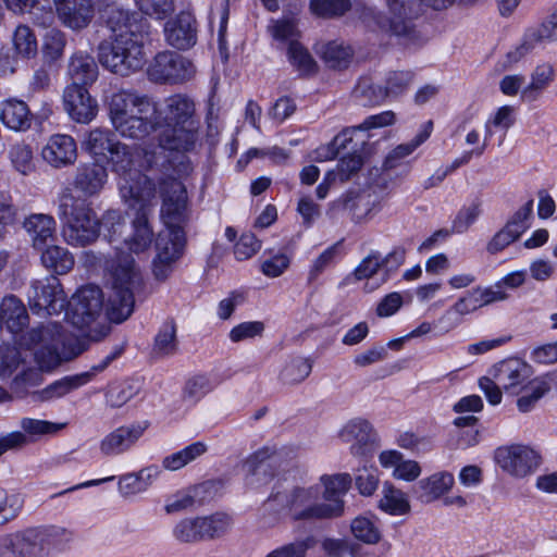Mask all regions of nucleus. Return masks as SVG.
I'll return each mask as SVG.
<instances>
[{
	"label": "nucleus",
	"mask_w": 557,
	"mask_h": 557,
	"mask_svg": "<svg viewBox=\"0 0 557 557\" xmlns=\"http://www.w3.org/2000/svg\"><path fill=\"white\" fill-rule=\"evenodd\" d=\"M57 215L64 240L74 247H86L100 236V219L86 198L74 195L71 187L63 188L57 198Z\"/></svg>",
	"instance_id": "nucleus-1"
},
{
	"label": "nucleus",
	"mask_w": 557,
	"mask_h": 557,
	"mask_svg": "<svg viewBox=\"0 0 557 557\" xmlns=\"http://www.w3.org/2000/svg\"><path fill=\"white\" fill-rule=\"evenodd\" d=\"M109 269L111 287L107 314L112 322L121 323L134 311L135 294L143 287V276L134 258L124 251L116 252Z\"/></svg>",
	"instance_id": "nucleus-2"
},
{
	"label": "nucleus",
	"mask_w": 557,
	"mask_h": 557,
	"mask_svg": "<svg viewBox=\"0 0 557 557\" xmlns=\"http://www.w3.org/2000/svg\"><path fill=\"white\" fill-rule=\"evenodd\" d=\"M28 344L42 371H50L61 362L77 357L86 349L84 343L76 337L66 335L57 322H48L33 329L28 333Z\"/></svg>",
	"instance_id": "nucleus-3"
},
{
	"label": "nucleus",
	"mask_w": 557,
	"mask_h": 557,
	"mask_svg": "<svg viewBox=\"0 0 557 557\" xmlns=\"http://www.w3.org/2000/svg\"><path fill=\"white\" fill-rule=\"evenodd\" d=\"M138 184L133 185L127 180L121 185L122 198L137 211L133 220V234L124 240L127 249L136 255L147 251L152 243L153 232L148 215L156 194V185L149 177L140 176Z\"/></svg>",
	"instance_id": "nucleus-4"
},
{
	"label": "nucleus",
	"mask_w": 557,
	"mask_h": 557,
	"mask_svg": "<svg viewBox=\"0 0 557 557\" xmlns=\"http://www.w3.org/2000/svg\"><path fill=\"white\" fill-rule=\"evenodd\" d=\"M143 35H115L113 40H103L98 46V60L110 72L127 76L140 70L145 62Z\"/></svg>",
	"instance_id": "nucleus-5"
},
{
	"label": "nucleus",
	"mask_w": 557,
	"mask_h": 557,
	"mask_svg": "<svg viewBox=\"0 0 557 557\" xmlns=\"http://www.w3.org/2000/svg\"><path fill=\"white\" fill-rule=\"evenodd\" d=\"M162 115L159 147L172 151H190L198 139L199 122L191 107H161Z\"/></svg>",
	"instance_id": "nucleus-6"
},
{
	"label": "nucleus",
	"mask_w": 557,
	"mask_h": 557,
	"mask_svg": "<svg viewBox=\"0 0 557 557\" xmlns=\"http://www.w3.org/2000/svg\"><path fill=\"white\" fill-rule=\"evenodd\" d=\"M103 308L102 292L99 287L87 285L79 288L67 302L65 318L81 330L84 336L98 339L97 321Z\"/></svg>",
	"instance_id": "nucleus-7"
},
{
	"label": "nucleus",
	"mask_w": 557,
	"mask_h": 557,
	"mask_svg": "<svg viewBox=\"0 0 557 557\" xmlns=\"http://www.w3.org/2000/svg\"><path fill=\"white\" fill-rule=\"evenodd\" d=\"M161 107H114L110 117L115 129L125 137L144 138L161 127Z\"/></svg>",
	"instance_id": "nucleus-8"
},
{
	"label": "nucleus",
	"mask_w": 557,
	"mask_h": 557,
	"mask_svg": "<svg viewBox=\"0 0 557 557\" xmlns=\"http://www.w3.org/2000/svg\"><path fill=\"white\" fill-rule=\"evenodd\" d=\"M231 525V519L224 513L208 517L185 518L173 529V536L180 543L194 544L224 535Z\"/></svg>",
	"instance_id": "nucleus-9"
},
{
	"label": "nucleus",
	"mask_w": 557,
	"mask_h": 557,
	"mask_svg": "<svg viewBox=\"0 0 557 557\" xmlns=\"http://www.w3.org/2000/svg\"><path fill=\"white\" fill-rule=\"evenodd\" d=\"M494 459L504 472L518 479L533 474L541 463L540 454L532 447L522 444L496 448Z\"/></svg>",
	"instance_id": "nucleus-10"
},
{
	"label": "nucleus",
	"mask_w": 557,
	"mask_h": 557,
	"mask_svg": "<svg viewBox=\"0 0 557 557\" xmlns=\"http://www.w3.org/2000/svg\"><path fill=\"white\" fill-rule=\"evenodd\" d=\"M193 63L173 51L158 53L148 69L149 78L156 83H182L194 74Z\"/></svg>",
	"instance_id": "nucleus-11"
},
{
	"label": "nucleus",
	"mask_w": 557,
	"mask_h": 557,
	"mask_svg": "<svg viewBox=\"0 0 557 557\" xmlns=\"http://www.w3.org/2000/svg\"><path fill=\"white\" fill-rule=\"evenodd\" d=\"M123 346H116L99 363L94 364L88 371L75 375L65 376L53 382L37 394L41 401L60 398L71 391L76 389L90 382L98 373L104 371L109 364L123 354Z\"/></svg>",
	"instance_id": "nucleus-12"
},
{
	"label": "nucleus",
	"mask_w": 557,
	"mask_h": 557,
	"mask_svg": "<svg viewBox=\"0 0 557 557\" xmlns=\"http://www.w3.org/2000/svg\"><path fill=\"white\" fill-rule=\"evenodd\" d=\"M32 310L48 314L60 313L65 309L66 297L57 276L50 275L32 284L28 294Z\"/></svg>",
	"instance_id": "nucleus-13"
},
{
	"label": "nucleus",
	"mask_w": 557,
	"mask_h": 557,
	"mask_svg": "<svg viewBox=\"0 0 557 557\" xmlns=\"http://www.w3.org/2000/svg\"><path fill=\"white\" fill-rule=\"evenodd\" d=\"M380 198L371 190L348 191L329 205L327 214L332 218L345 210L352 221L361 223L371 219L380 210Z\"/></svg>",
	"instance_id": "nucleus-14"
},
{
	"label": "nucleus",
	"mask_w": 557,
	"mask_h": 557,
	"mask_svg": "<svg viewBox=\"0 0 557 557\" xmlns=\"http://www.w3.org/2000/svg\"><path fill=\"white\" fill-rule=\"evenodd\" d=\"M554 40H557V4L550 8L541 24L525 29L521 44L507 53V62L517 63L544 41Z\"/></svg>",
	"instance_id": "nucleus-15"
},
{
	"label": "nucleus",
	"mask_w": 557,
	"mask_h": 557,
	"mask_svg": "<svg viewBox=\"0 0 557 557\" xmlns=\"http://www.w3.org/2000/svg\"><path fill=\"white\" fill-rule=\"evenodd\" d=\"M140 154L144 156L148 166H152L157 163V153L154 150L150 151L146 148H136L134 151H132L126 145L116 141L112 152L108 157V160L112 162L114 170L121 174L119 183L120 186L124 181L127 180L133 185H139V177H147L140 172L133 170L135 157Z\"/></svg>",
	"instance_id": "nucleus-16"
},
{
	"label": "nucleus",
	"mask_w": 557,
	"mask_h": 557,
	"mask_svg": "<svg viewBox=\"0 0 557 557\" xmlns=\"http://www.w3.org/2000/svg\"><path fill=\"white\" fill-rule=\"evenodd\" d=\"M149 422H135L122 425L107 434L100 442L99 449L103 456H116L129 450L148 429Z\"/></svg>",
	"instance_id": "nucleus-17"
},
{
	"label": "nucleus",
	"mask_w": 557,
	"mask_h": 557,
	"mask_svg": "<svg viewBox=\"0 0 557 557\" xmlns=\"http://www.w3.org/2000/svg\"><path fill=\"white\" fill-rule=\"evenodd\" d=\"M321 494L320 487H293V510L292 518L294 520H326L331 509L322 507V503L318 502Z\"/></svg>",
	"instance_id": "nucleus-18"
},
{
	"label": "nucleus",
	"mask_w": 557,
	"mask_h": 557,
	"mask_svg": "<svg viewBox=\"0 0 557 557\" xmlns=\"http://www.w3.org/2000/svg\"><path fill=\"white\" fill-rule=\"evenodd\" d=\"M324 490L322 493L323 502L322 507L330 508L329 516H325L326 520L336 519L345 513V502L344 496L350 488L351 478L347 473H338L333 475H322L320 478Z\"/></svg>",
	"instance_id": "nucleus-19"
},
{
	"label": "nucleus",
	"mask_w": 557,
	"mask_h": 557,
	"mask_svg": "<svg viewBox=\"0 0 557 557\" xmlns=\"http://www.w3.org/2000/svg\"><path fill=\"white\" fill-rule=\"evenodd\" d=\"M54 5L61 23L72 30L86 28L95 16L91 0H54Z\"/></svg>",
	"instance_id": "nucleus-20"
},
{
	"label": "nucleus",
	"mask_w": 557,
	"mask_h": 557,
	"mask_svg": "<svg viewBox=\"0 0 557 557\" xmlns=\"http://www.w3.org/2000/svg\"><path fill=\"white\" fill-rule=\"evenodd\" d=\"M531 367L519 358L502 360L493 368V379L504 388L505 392L517 394L518 387L522 386L531 377Z\"/></svg>",
	"instance_id": "nucleus-21"
},
{
	"label": "nucleus",
	"mask_w": 557,
	"mask_h": 557,
	"mask_svg": "<svg viewBox=\"0 0 557 557\" xmlns=\"http://www.w3.org/2000/svg\"><path fill=\"white\" fill-rule=\"evenodd\" d=\"M164 34L168 44L178 50H187L197 42L196 18L188 12H181L165 23Z\"/></svg>",
	"instance_id": "nucleus-22"
},
{
	"label": "nucleus",
	"mask_w": 557,
	"mask_h": 557,
	"mask_svg": "<svg viewBox=\"0 0 557 557\" xmlns=\"http://www.w3.org/2000/svg\"><path fill=\"white\" fill-rule=\"evenodd\" d=\"M338 437L343 443L350 444L354 456H364L371 450L375 433L369 421L356 418L339 430Z\"/></svg>",
	"instance_id": "nucleus-23"
},
{
	"label": "nucleus",
	"mask_w": 557,
	"mask_h": 557,
	"mask_svg": "<svg viewBox=\"0 0 557 557\" xmlns=\"http://www.w3.org/2000/svg\"><path fill=\"white\" fill-rule=\"evenodd\" d=\"M41 154L44 160L55 169L71 165L77 158L76 141L70 135L54 134L49 137Z\"/></svg>",
	"instance_id": "nucleus-24"
},
{
	"label": "nucleus",
	"mask_w": 557,
	"mask_h": 557,
	"mask_svg": "<svg viewBox=\"0 0 557 557\" xmlns=\"http://www.w3.org/2000/svg\"><path fill=\"white\" fill-rule=\"evenodd\" d=\"M432 131L433 121L430 120L423 123L419 133L411 141L398 145L386 156L383 162V170L393 171L400 169L401 174H408L410 172V163L405 159L430 137Z\"/></svg>",
	"instance_id": "nucleus-25"
},
{
	"label": "nucleus",
	"mask_w": 557,
	"mask_h": 557,
	"mask_svg": "<svg viewBox=\"0 0 557 557\" xmlns=\"http://www.w3.org/2000/svg\"><path fill=\"white\" fill-rule=\"evenodd\" d=\"M108 178L104 166L98 163H85L76 168L73 187L82 194V198H91L100 194Z\"/></svg>",
	"instance_id": "nucleus-26"
},
{
	"label": "nucleus",
	"mask_w": 557,
	"mask_h": 557,
	"mask_svg": "<svg viewBox=\"0 0 557 557\" xmlns=\"http://www.w3.org/2000/svg\"><path fill=\"white\" fill-rule=\"evenodd\" d=\"M161 216L165 227H181L187 218V194L182 183L173 181L164 195Z\"/></svg>",
	"instance_id": "nucleus-27"
},
{
	"label": "nucleus",
	"mask_w": 557,
	"mask_h": 557,
	"mask_svg": "<svg viewBox=\"0 0 557 557\" xmlns=\"http://www.w3.org/2000/svg\"><path fill=\"white\" fill-rule=\"evenodd\" d=\"M37 536L35 530L0 536V557H35Z\"/></svg>",
	"instance_id": "nucleus-28"
},
{
	"label": "nucleus",
	"mask_w": 557,
	"mask_h": 557,
	"mask_svg": "<svg viewBox=\"0 0 557 557\" xmlns=\"http://www.w3.org/2000/svg\"><path fill=\"white\" fill-rule=\"evenodd\" d=\"M0 318L12 334L23 332L29 324V315L23 301L15 295H7L0 302Z\"/></svg>",
	"instance_id": "nucleus-29"
},
{
	"label": "nucleus",
	"mask_w": 557,
	"mask_h": 557,
	"mask_svg": "<svg viewBox=\"0 0 557 557\" xmlns=\"http://www.w3.org/2000/svg\"><path fill=\"white\" fill-rule=\"evenodd\" d=\"M23 225L35 249L42 250L54 242L55 221L51 215L44 213L32 214L25 219Z\"/></svg>",
	"instance_id": "nucleus-30"
},
{
	"label": "nucleus",
	"mask_w": 557,
	"mask_h": 557,
	"mask_svg": "<svg viewBox=\"0 0 557 557\" xmlns=\"http://www.w3.org/2000/svg\"><path fill=\"white\" fill-rule=\"evenodd\" d=\"M454 483L455 478L450 472L440 471L421 479L417 483L414 492L422 503L430 504L448 493Z\"/></svg>",
	"instance_id": "nucleus-31"
},
{
	"label": "nucleus",
	"mask_w": 557,
	"mask_h": 557,
	"mask_svg": "<svg viewBox=\"0 0 557 557\" xmlns=\"http://www.w3.org/2000/svg\"><path fill=\"white\" fill-rule=\"evenodd\" d=\"M106 23L114 36L121 34L143 35L145 26L143 18L137 13L114 5L106 10Z\"/></svg>",
	"instance_id": "nucleus-32"
},
{
	"label": "nucleus",
	"mask_w": 557,
	"mask_h": 557,
	"mask_svg": "<svg viewBox=\"0 0 557 557\" xmlns=\"http://www.w3.org/2000/svg\"><path fill=\"white\" fill-rule=\"evenodd\" d=\"M185 236L182 227H165L156 238V256L180 260L184 252Z\"/></svg>",
	"instance_id": "nucleus-33"
},
{
	"label": "nucleus",
	"mask_w": 557,
	"mask_h": 557,
	"mask_svg": "<svg viewBox=\"0 0 557 557\" xmlns=\"http://www.w3.org/2000/svg\"><path fill=\"white\" fill-rule=\"evenodd\" d=\"M281 454L274 447L264 446L250 455L245 467L252 476L264 475V481L274 475L273 466L280 460Z\"/></svg>",
	"instance_id": "nucleus-34"
},
{
	"label": "nucleus",
	"mask_w": 557,
	"mask_h": 557,
	"mask_svg": "<svg viewBox=\"0 0 557 557\" xmlns=\"http://www.w3.org/2000/svg\"><path fill=\"white\" fill-rule=\"evenodd\" d=\"M160 469L150 466L136 473H127L119 480V491L123 496H131L145 492L159 476Z\"/></svg>",
	"instance_id": "nucleus-35"
},
{
	"label": "nucleus",
	"mask_w": 557,
	"mask_h": 557,
	"mask_svg": "<svg viewBox=\"0 0 557 557\" xmlns=\"http://www.w3.org/2000/svg\"><path fill=\"white\" fill-rule=\"evenodd\" d=\"M67 74L73 82L92 84L98 77V65L90 54L77 51L69 60Z\"/></svg>",
	"instance_id": "nucleus-36"
},
{
	"label": "nucleus",
	"mask_w": 557,
	"mask_h": 557,
	"mask_svg": "<svg viewBox=\"0 0 557 557\" xmlns=\"http://www.w3.org/2000/svg\"><path fill=\"white\" fill-rule=\"evenodd\" d=\"M554 69L548 63L539 64L531 74V81L522 89L523 101H536L554 81Z\"/></svg>",
	"instance_id": "nucleus-37"
},
{
	"label": "nucleus",
	"mask_w": 557,
	"mask_h": 557,
	"mask_svg": "<svg viewBox=\"0 0 557 557\" xmlns=\"http://www.w3.org/2000/svg\"><path fill=\"white\" fill-rule=\"evenodd\" d=\"M41 251L44 267L55 274H65L74 267V257L66 248L50 244Z\"/></svg>",
	"instance_id": "nucleus-38"
},
{
	"label": "nucleus",
	"mask_w": 557,
	"mask_h": 557,
	"mask_svg": "<svg viewBox=\"0 0 557 557\" xmlns=\"http://www.w3.org/2000/svg\"><path fill=\"white\" fill-rule=\"evenodd\" d=\"M379 508L389 515L401 516L410 511V504L403 491L385 482L382 488V497L379 500Z\"/></svg>",
	"instance_id": "nucleus-39"
},
{
	"label": "nucleus",
	"mask_w": 557,
	"mask_h": 557,
	"mask_svg": "<svg viewBox=\"0 0 557 557\" xmlns=\"http://www.w3.org/2000/svg\"><path fill=\"white\" fill-rule=\"evenodd\" d=\"M312 371V361L304 357L289 359L280 372V381L285 385H295L305 381Z\"/></svg>",
	"instance_id": "nucleus-40"
},
{
	"label": "nucleus",
	"mask_w": 557,
	"mask_h": 557,
	"mask_svg": "<svg viewBox=\"0 0 557 557\" xmlns=\"http://www.w3.org/2000/svg\"><path fill=\"white\" fill-rule=\"evenodd\" d=\"M207 451V445L202 442H195L180 451L173 453L162 460L164 469L176 471L193 462Z\"/></svg>",
	"instance_id": "nucleus-41"
},
{
	"label": "nucleus",
	"mask_w": 557,
	"mask_h": 557,
	"mask_svg": "<svg viewBox=\"0 0 557 557\" xmlns=\"http://www.w3.org/2000/svg\"><path fill=\"white\" fill-rule=\"evenodd\" d=\"M177 348L176 325L173 321H166L154 337L152 354L161 358L169 357L174 355Z\"/></svg>",
	"instance_id": "nucleus-42"
},
{
	"label": "nucleus",
	"mask_w": 557,
	"mask_h": 557,
	"mask_svg": "<svg viewBox=\"0 0 557 557\" xmlns=\"http://www.w3.org/2000/svg\"><path fill=\"white\" fill-rule=\"evenodd\" d=\"M0 120L7 127L24 132L32 126L34 114L29 111V107H3Z\"/></svg>",
	"instance_id": "nucleus-43"
},
{
	"label": "nucleus",
	"mask_w": 557,
	"mask_h": 557,
	"mask_svg": "<svg viewBox=\"0 0 557 557\" xmlns=\"http://www.w3.org/2000/svg\"><path fill=\"white\" fill-rule=\"evenodd\" d=\"M287 55L289 62L301 75H312L317 72V62L309 51L297 40L289 42Z\"/></svg>",
	"instance_id": "nucleus-44"
},
{
	"label": "nucleus",
	"mask_w": 557,
	"mask_h": 557,
	"mask_svg": "<svg viewBox=\"0 0 557 557\" xmlns=\"http://www.w3.org/2000/svg\"><path fill=\"white\" fill-rule=\"evenodd\" d=\"M324 62L332 69H346L351 61L352 51L350 47L335 41L327 42L320 51Z\"/></svg>",
	"instance_id": "nucleus-45"
},
{
	"label": "nucleus",
	"mask_w": 557,
	"mask_h": 557,
	"mask_svg": "<svg viewBox=\"0 0 557 557\" xmlns=\"http://www.w3.org/2000/svg\"><path fill=\"white\" fill-rule=\"evenodd\" d=\"M116 141L110 132L92 129L86 140V150L95 157L108 159Z\"/></svg>",
	"instance_id": "nucleus-46"
},
{
	"label": "nucleus",
	"mask_w": 557,
	"mask_h": 557,
	"mask_svg": "<svg viewBox=\"0 0 557 557\" xmlns=\"http://www.w3.org/2000/svg\"><path fill=\"white\" fill-rule=\"evenodd\" d=\"M13 46L16 53L23 58L30 59L37 54V39L27 25H18L13 34Z\"/></svg>",
	"instance_id": "nucleus-47"
},
{
	"label": "nucleus",
	"mask_w": 557,
	"mask_h": 557,
	"mask_svg": "<svg viewBox=\"0 0 557 557\" xmlns=\"http://www.w3.org/2000/svg\"><path fill=\"white\" fill-rule=\"evenodd\" d=\"M104 104H156L147 96H138L132 89L110 86L104 90Z\"/></svg>",
	"instance_id": "nucleus-48"
},
{
	"label": "nucleus",
	"mask_w": 557,
	"mask_h": 557,
	"mask_svg": "<svg viewBox=\"0 0 557 557\" xmlns=\"http://www.w3.org/2000/svg\"><path fill=\"white\" fill-rule=\"evenodd\" d=\"M10 160L14 169L23 175L34 171L33 150L25 143H16L9 150Z\"/></svg>",
	"instance_id": "nucleus-49"
},
{
	"label": "nucleus",
	"mask_w": 557,
	"mask_h": 557,
	"mask_svg": "<svg viewBox=\"0 0 557 557\" xmlns=\"http://www.w3.org/2000/svg\"><path fill=\"white\" fill-rule=\"evenodd\" d=\"M139 392L138 383L134 381H124L112 386L107 395V404L112 408H120L136 396Z\"/></svg>",
	"instance_id": "nucleus-50"
},
{
	"label": "nucleus",
	"mask_w": 557,
	"mask_h": 557,
	"mask_svg": "<svg viewBox=\"0 0 557 557\" xmlns=\"http://www.w3.org/2000/svg\"><path fill=\"white\" fill-rule=\"evenodd\" d=\"M66 46L65 34L58 29H49L44 38L42 52L45 58L50 62H54L62 58Z\"/></svg>",
	"instance_id": "nucleus-51"
},
{
	"label": "nucleus",
	"mask_w": 557,
	"mask_h": 557,
	"mask_svg": "<svg viewBox=\"0 0 557 557\" xmlns=\"http://www.w3.org/2000/svg\"><path fill=\"white\" fill-rule=\"evenodd\" d=\"M413 74L409 71H395L388 73L385 87H383L384 100H394L398 95L406 91L411 83Z\"/></svg>",
	"instance_id": "nucleus-52"
},
{
	"label": "nucleus",
	"mask_w": 557,
	"mask_h": 557,
	"mask_svg": "<svg viewBox=\"0 0 557 557\" xmlns=\"http://www.w3.org/2000/svg\"><path fill=\"white\" fill-rule=\"evenodd\" d=\"M357 146L358 145L355 144L351 149L356 150ZM362 165V157L356 151L344 156L341 158L337 163V168L334 170L336 173V181L338 180L341 183H345L351 180L361 170Z\"/></svg>",
	"instance_id": "nucleus-53"
},
{
	"label": "nucleus",
	"mask_w": 557,
	"mask_h": 557,
	"mask_svg": "<svg viewBox=\"0 0 557 557\" xmlns=\"http://www.w3.org/2000/svg\"><path fill=\"white\" fill-rule=\"evenodd\" d=\"M351 7L350 0H310L311 11L323 17L341 16Z\"/></svg>",
	"instance_id": "nucleus-54"
},
{
	"label": "nucleus",
	"mask_w": 557,
	"mask_h": 557,
	"mask_svg": "<svg viewBox=\"0 0 557 557\" xmlns=\"http://www.w3.org/2000/svg\"><path fill=\"white\" fill-rule=\"evenodd\" d=\"M138 10L151 17L164 20L170 16L174 10V0H134Z\"/></svg>",
	"instance_id": "nucleus-55"
},
{
	"label": "nucleus",
	"mask_w": 557,
	"mask_h": 557,
	"mask_svg": "<svg viewBox=\"0 0 557 557\" xmlns=\"http://www.w3.org/2000/svg\"><path fill=\"white\" fill-rule=\"evenodd\" d=\"M213 388L211 381L205 375L189 379L183 391V398L189 403H197Z\"/></svg>",
	"instance_id": "nucleus-56"
},
{
	"label": "nucleus",
	"mask_w": 557,
	"mask_h": 557,
	"mask_svg": "<svg viewBox=\"0 0 557 557\" xmlns=\"http://www.w3.org/2000/svg\"><path fill=\"white\" fill-rule=\"evenodd\" d=\"M350 529L356 539L367 544H376L381 540L379 529L367 518L354 519Z\"/></svg>",
	"instance_id": "nucleus-57"
},
{
	"label": "nucleus",
	"mask_w": 557,
	"mask_h": 557,
	"mask_svg": "<svg viewBox=\"0 0 557 557\" xmlns=\"http://www.w3.org/2000/svg\"><path fill=\"white\" fill-rule=\"evenodd\" d=\"M23 498L18 494H7L2 491L0 499V525L15 519L23 508Z\"/></svg>",
	"instance_id": "nucleus-58"
},
{
	"label": "nucleus",
	"mask_w": 557,
	"mask_h": 557,
	"mask_svg": "<svg viewBox=\"0 0 557 557\" xmlns=\"http://www.w3.org/2000/svg\"><path fill=\"white\" fill-rule=\"evenodd\" d=\"M88 85L78 82L66 85L62 94L63 104H91L94 98L87 88Z\"/></svg>",
	"instance_id": "nucleus-59"
},
{
	"label": "nucleus",
	"mask_w": 557,
	"mask_h": 557,
	"mask_svg": "<svg viewBox=\"0 0 557 557\" xmlns=\"http://www.w3.org/2000/svg\"><path fill=\"white\" fill-rule=\"evenodd\" d=\"M268 510H273L276 512L287 510L292 513L293 510V487L285 488L281 486H276L274 491L271 493L269 498L264 504Z\"/></svg>",
	"instance_id": "nucleus-60"
},
{
	"label": "nucleus",
	"mask_w": 557,
	"mask_h": 557,
	"mask_svg": "<svg viewBox=\"0 0 557 557\" xmlns=\"http://www.w3.org/2000/svg\"><path fill=\"white\" fill-rule=\"evenodd\" d=\"M481 214L480 203H471L459 210L451 225V233L462 234L476 221Z\"/></svg>",
	"instance_id": "nucleus-61"
},
{
	"label": "nucleus",
	"mask_w": 557,
	"mask_h": 557,
	"mask_svg": "<svg viewBox=\"0 0 557 557\" xmlns=\"http://www.w3.org/2000/svg\"><path fill=\"white\" fill-rule=\"evenodd\" d=\"M264 331V324L260 321L243 322L234 326L230 332V339L233 343H239L261 336Z\"/></svg>",
	"instance_id": "nucleus-62"
},
{
	"label": "nucleus",
	"mask_w": 557,
	"mask_h": 557,
	"mask_svg": "<svg viewBox=\"0 0 557 557\" xmlns=\"http://www.w3.org/2000/svg\"><path fill=\"white\" fill-rule=\"evenodd\" d=\"M529 389L530 393L517 399V407L521 412H529L539 399L549 391V386L546 382H532Z\"/></svg>",
	"instance_id": "nucleus-63"
},
{
	"label": "nucleus",
	"mask_w": 557,
	"mask_h": 557,
	"mask_svg": "<svg viewBox=\"0 0 557 557\" xmlns=\"http://www.w3.org/2000/svg\"><path fill=\"white\" fill-rule=\"evenodd\" d=\"M261 248V242L252 233H244L234 247L235 258L245 261L256 255Z\"/></svg>",
	"instance_id": "nucleus-64"
}]
</instances>
